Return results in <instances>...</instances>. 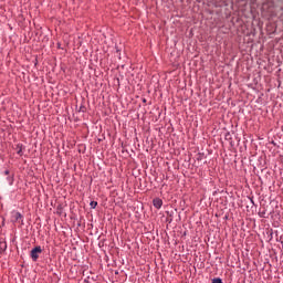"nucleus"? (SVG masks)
Wrapping results in <instances>:
<instances>
[{
  "label": "nucleus",
  "mask_w": 283,
  "mask_h": 283,
  "mask_svg": "<svg viewBox=\"0 0 283 283\" xmlns=\"http://www.w3.org/2000/svg\"><path fill=\"white\" fill-rule=\"evenodd\" d=\"M8 249L6 241H0V253H3Z\"/></svg>",
  "instance_id": "obj_4"
},
{
  "label": "nucleus",
  "mask_w": 283,
  "mask_h": 283,
  "mask_svg": "<svg viewBox=\"0 0 283 283\" xmlns=\"http://www.w3.org/2000/svg\"><path fill=\"white\" fill-rule=\"evenodd\" d=\"M43 253V249H41V245H38L31 250V259L33 262H36L39 260V254Z\"/></svg>",
  "instance_id": "obj_1"
},
{
  "label": "nucleus",
  "mask_w": 283,
  "mask_h": 283,
  "mask_svg": "<svg viewBox=\"0 0 283 283\" xmlns=\"http://www.w3.org/2000/svg\"><path fill=\"white\" fill-rule=\"evenodd\" d=\"M18 147H19L18 154L21 155V151H23L22 149L23 146L18 145Z\"/></svg>",
  "instance_id": "obj_7"
},
{
  "label": "nucleus",
  "mask_w": 283,
  "mask_h": 283,
  "mask_svg": "<svg viewBox=\"0 0 283 283\" xmlns=\"http://www.w3.org/2000/svg\"><path fill=\"white\" fill-rule=\"evenodd\" d=\"M13 220L15 222H19V220H23V216H21L20 212H14L13 213Z\"/></svg>",
  "instance_id": "obj_3"
},
{
  "label": "nucleus",
  "mask_w": 283,
  "mask_h": 283,
  "mask_svg": "<svg viewBox=\"0 0 283 283\" xmlns=\"http://www.w3.org/2000/svg\"><path fill=\"white\" fill-rule=\"evenodd\" d=\"M212 283H222V279L216 277L212 280Z\"/></svg>",
  "instance_id": "obj_6"
},
{
  "label": "nucleus",
  "mask_w": 283,
  "mask_h": 283,
  "mask_svg": "<svg viewBox=\"0 0 283 283\" xmlns=\"http://www.w3.org/2000/svg\"><path fill=\"white\" fill-rule=\"evenodd\" d=\"M90 207H91V209H96V207H98V202L91 201Z\"/></svg>",
  "instance_id": "obj_5"
},
{
  "label": "nucleus",
  "mask_w": 283,
  "mask_h": 283,
  "mask_svg": "<svg viewBox=\"0 0 283 283\" xmlns=\"http://www.w3.org/2000/svg\"><path fill=\"white\" fill-rule=\"evenodd\" d=\"M4 174H6V176H8V174H10V170H6Z\"/></svg>",
  "instance_id": "obj_8"
},
{
  "label": "nucleus",
  "mask_w": 283,
  "mask_h": 283,
  "mask_svg": "<svg viewBox=\"0 0 283 283\" xmlns=\"http://www.w3.org/2000/svg\"><path fill=\"white\" fill-rule=\"evenodd\" d=\"M153 205L156 209H160L163 207V201L159 198L153 200Z\"/></svg>",
  "instance_id": "obj_2"
}]
</instances>
